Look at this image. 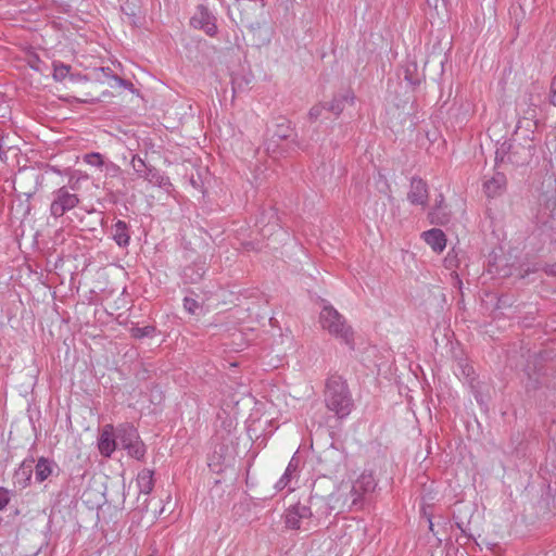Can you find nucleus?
<instances>
[{
    "instance_id": "obj_1",
    "label": "nucleus",
    "mask_w": 556,
    "mask_h": 556,
    "mask_svg": "<svg viewBox=\"0 0 556 556\" xmlns=\"http://www.w3.org/2000/svg\"><path fill=\"white\" fill-rule=\"evenodd\" d=\"M325 403L327 408L340 419L351 414L353 400L348 384L342 377L334 375L327 379Z\"/></svg>"
},
{
    "instance_id": "obj_2",
    "label": "nucleus",
    "mask_w": 556,
    "mask_h": 556,
    "mask_svg": "<svg viewBox=\"0 0 556 556\" xmlns=\"http://www.w3.org/2000/svg\"><path fill=\"white\" fill-rule=\"evenodd\" d=\"M319 323L321 328L328 331L336 339L352 344L353 330L342 316L332 305L326 304L319 314Z\"/></svg>"
},
{
    "instance_id": "obj_3",
    "label": "nucleus",
    "mask_w": 556,
    "mask_h": 556,
    "mask_svg": "<svg viewBox=\"0 0 556 556\" xmlns=\"http://www.w3.org/2000/svg\"><path fill=\"white\" fill-rule=\"evenodd\" d=\"M533 154L531 146H523L519 142L505 140L497 147L495 161L497 164L509 163L515 166L527 164Z\"/></svg>"
},
{
    "instance_id": "obj_4",
    "label": "nucleus",
    "mask_w": 556,
    "mask_h": 556,
    "mask_svg": "<svg viewBox=\"0 0 556 556\" xmlns=\"http://www.w3.org/2000/svg\"><path fill=\"white\" fill-rule=\"evenodd\" d=\"M116 439L127 454L136 459L146 455V445L141 441L137 429L130 424H123L116 428Z\"/></svg>"
},
{
    "instance_id": "obj_5",
    "label": "nucleus",
    "mask_w": 556,
    "mask_h": 556,
    "mask_svg": "<svg viewBox=\"0 0 556 556\" xmlns=\"http://www.w3.org/2000/svg\"><path fill=\"white\" fill-rule=\"evenodd\" d=\"M79 201L77 193L71 192L65 186L60 187L51 192L50 215L54 218H60L75 208L79 204Z\"/></svg>"
},
{
    "instance_id": "obj_6",
    "label": "nucleus",
    "mask_w": 556,
    "mask_h": 556,
    "mask_svg": "<svg viewBox=\"0 0 556 556\" xmlns=\"http://www.w3.org/2000/svg\"><path fill=\"white\" fill-rule=\"evenodd\" d=\"M376 481L370 472H363L352 484L350 490V507L362 504L364 496L376 489Z\"/></svg>"
},
{
    "instance_id": "obj_7",
    "label": "nucleus",
    "mask_w": 556,
    "mask_h": 556,
    "mask_svg": "<svg viewBox=\"0 0 556 556\" xmlns=\"http://www.w3.org/2000/svg\"><path fill=\"white\" fill-rule=\"evenodd\" d=\"M292 132L293 130L289 121L281 119L280 123H277L270 139H268L265 143L267 153L273 157H276L278 154H280L278 142L289 139L292 136Z\"/></svg>"
},
{
    "instance_id": "obj_8",
    "label": "nucleus",
    "mask_w": 556,
    "mask_h": 556,
    "mask_svg": "<svg viewBox=\"0 0 556 556\" xmlns=\"http://www.w3.org/2000/svg\"><path fill=\"white\" fill-rule=\"evenodd\" d=\"M313 516L311 507L298 503L290 506L285 514V522L289 529H301L303 522Z\"/></svg>"
},
{
    "instance_id": "obj_9",
    "label": "nucleus",
    "mask_w": 556,
    "mask_h": 556,
    "mask_svg": "<svg viewBox=\"0 0 556 556\" xmlns=\"http://www.w3.org/2000/svg\"><path fill=\"white\" fill-rule=\"evenodd\" d=\"M191 24L211 37L217 34L216 17L203 5L198 8L195 15L191 18Z\"/></svg>"
},
{
    "instance_id": "obj_10",
    "label": "nucleus",
    "mask_w": 556,
    "mask_h": 556,
    "mask_svg": "<svg viewBox=\"0 0 556 556\" xmlns=\"http://www.w3.org/2000/svg\"><path fill=\"white\" fill-rule=\"evenodd\" d=\"M116 429L112 425H105L102 428L98 440V448L102 456L111 457L117 446Z\"/></svg>"
},
{
    "instance_id": "obj_11",
    "label": "nucleus",
    "mask_w": 556,
    "mask_h": 556,
    "mask_svg": "<svg viewBox=\"0 0 556 556\" xmlns=\"http://www.w3.org/2000/svg\"><path fill=\"white\" fill-rule=\"evenodd\" d=\"M407 200L413 205L425 206L428 201V186L421 178L414 177L407 193Z\"/></svg>"
},
{
    "instance_id": "obj_12",
    "label": "nucleus",
    "mask_w": 556,
    "mask_h": 556,
    "mask_svg": "<svg viewBox=\"0 0 556 556\" xmlns=\"http://www.w3.org/2000/svg\"><path fill=\"white\" fill-rule=\"evenodd\" d=\"M425 242L431 247V249L441 253L446 247V237L445 233L439 228H432L430 230L424 231L421 235Z\"/></svg>"
},
{
    "instance_id": "obj_13",
    "label": "nucleus",
    "mask_w": 556,
    "mask_h": 556,
    "mask_svg": "<svg viewBox=\"0 0 556 556\" xmlns=\"http://www.w3.org/2000/svg\"><path fill=\"white\" fill-rule=\"evenodd\" d=\"M277 220L278 218L273 210L262 214L256 225H262L260 232L264 238H269L275 233V231L279 230Z\"/></svg>"
},
{
    "instance_id": "obj_14",
    "label": "nucleus",
    "mask_w": 556,
    "mask_h": 556,
    "mask_svg": "<svg viewBox=\"0 0 556 556\" xmlns=\"http://www.w3.org/2000/svg\"><path fill=\"white\" fill-rule=\"evenodd\" d=\"M299 465H300V459L294 455L290 459L283 475L280 477V479L275 484V489L277 491H281L285 488L289 486L291 481L298 477Z\"/></svg>"
},
{
    "instance_id": "obj_15",
    "label": "nucleus",
    "mask_w": 556,
    "mask_h": 556,
    "mask_svg": "<svg viewBox=\"0 0 556 556\" xmlns=\"http://www.w3.org/2000/svg\"><path fill=\"white\" fill-rule=\"evenodd\" d=\"M484 192L489 198H495L504 192L506 188V177L502 173H496L491 179L483 184Z\"/></svg>"
},
{
    "instance_id": "obj_16",
    "label": "nucleus",
    "mask_w": 556,
    "mask_h": 556,
    "mask_svg": "<svg viewBox=\"0 0 556 556\" xmlns=\"http://www.w3.org/2000/svg\"><path fill=\"white\" fill-rule=\"evenodd\" d=\"M354 93L351 90H346L343 93H339L333 97L331 102L328 104L327 110L334 113L336 115H340L346 104H354Z\"/></svg>"
},
{
    "instance_id": "obj_17",
    "label": "nucleus",
    "mask_w": 556,
    "mask_h": 556,
    "mask_svg": "<svg viewBox=\"0 0 556 556\" xmlns=\"http://www.w3.org/2000/svg\"><path fill=\"white\" fill-rule=\"evenodd\" d=\"M34 471V459H25L14 472V483L24 489L28 485Z\"/></svg>"
},
{
    "instance_id": "obj_18",
    "label": "nucleus",
    "mask_w": 556,
    "mask_h": 556,
    "mask_svg": "<svg viewBox=\"0 0 556 556\" xmlns=\"http://www.w3.org/2000/svg\"><path fill=\"white\" fill-rule=\"evenodd\" d=\"M112 237L116 244L126 248L130 241V232L127 223L117 220L111 228Z\"/></svg>"
},
{
    "instance_id": "obj_19",
    "label": "nucleus",
    "mask_w": 556,
    "mask_h": 556,
    "mask_svg": "<svg viewBox=\"0 0 556 556\" xmlns=\"http://www.w3.org/2000/svg\"><path fill=\"white\" fill-rule=\"evenodd\" d=\"M238 4V8L241 9V17L240 23L251 29L257 28L260 24L254 22L250 16V11L257 10V4L251 0H235Z\"/></svg>"
},
{
    "instance_id": "obj_20",
    "label": "nucleus",
    "mask_w": 556,
    "mask_h": 556,
    "mask_svg": "<svg viewBox=\"0 0 556 556\" xmlns=\"http://www.w3.org/2000/svg\"><path fill=\"white\" fill-rule=\"evenodd\" d=\"M56 468V464L53 460H50L46 457H40L34 468L35 471V480L38 483L47 480Z\"/></svg>"
},
{
    "instance_id": "obj_21",
    "label": "nucleus",
    "mask_w": 556,
    "mask_h": 556,
    "mask_svg": "<svg viewBox=\"0 0 556 556\" xmlns=\"http://www.w3.org/2000/svg\"><path fill=\"white\" fill-rule=\"evenodd\" d=\"M142 178L146 179L148 182L157 186L160 188H163L167 190L172 184L165 175H163L159 169H156L153 166H150L148 170L142 175Z\"/></svg>"
},
{
    "instance_id": "obj_22",
    "label": "nucleus",
    "mask_w": 556,
    "mask_h": 556,
    "mask_svg": "<svg viewBox=\"0 0 556 556\" xmlns=\"http://www.w3.org/2000/svg\"><path fill=\"white\" fill-rule=\"evenodd\" d=\"M444 202V198L442 194L438 197L435 200V207L429 212V220L434 225H445L448 222V215L442 212V204Z\"/></svg>"
},
{
    "instance_id": "obj_23",
    "label": "nucleus",
    "mask_w": 556,
    "mask_h": 556,
    "mask_svg": "<svg viewBox=\"0 0 556 556\" xmlns=\"http://www.w3.org/2000/svg\"><path fill=\"white\" fill-rule=\"evenodd\" d=\"M137 485L140 493L150 494L154 486L153 471L150 469L141 470L137 476Z\"/></svg>"
},
{
    "instance_id": "obj_24",
    "label": "nucleus",
    "mask_w": 556,
    "mask_h": 556,
    "mask_svg": "<svg viewBox=\"0 0 556 556\" xmlns=\"http://www.w3.org/2000/svg\"><path fill=\"white\" fill-rule=\"evenodd\" d=\"M404 79L413 87L421 83L416 62H408L404 67Z\"/></svg>"
},
{
    "instance_id": "obj_25",
    "label": "nucleus",
    "mask_w": 556,
    "mask_h": 556,
    "mask_svg": "<svg viewBox=\"0 0 556 556\" xmlns=\"http://www.w3.org/2000/svg\"><path fill=\"white\" fill-rule=\"evenodd\" d=\"M70 70V65L60 62L53 63V78L56 81H63L67 77Z\"/></svg>"
},
{
    "instance_id": "obj_26",
    "label": "nucleus",
    "mask_w": 556,
    "mask_h": 556,
    "mask_svg": "<svg viewBox=\"0 0 556 556\" xmlns=\"http://www.w3.org/2000/svg\"><path fill=\"white\" fill-rule=\"evenodd\" d=\"M131 166L134 168V170L136 172V174L140 177H142V175L148 170V168L150 166H148L144 162V160H142L140 156L138 155H134L132 156V160H131Z\"/></svg>"
},
{
    "instance_id": "obj_27",
    "label": "nucleus",
    "mask_w": 556,
    "mask_h": 556,
    "mask_svg": "<svg viewBox=\"0 0 556 556\" xmlns=\"http://www.w3.org/2000/svg\"><path fill=\"white\" fill-rule=\"evenodd\" d=\"M204 271H205V269L203 266H201L197 271H194L192 267H187L184 270V275L191 282H197L198 280H200L203 277Z\"/></svg>"
},
{
    "instance_id": "obj_28",
    "label": "nucleus",
    "mask_w": 556,
    "mask_h": 556,
    "mask_svg": "<svg viewBox=\"0 0 556 556\" xmlns=\"http://www.w3.org/2000/svg\"><path fill=\"white\" fill-rule=\"evenodd\" d=\"M84 161L91 165V166H96V167H102L103 166V157L100 153H97V152H92V153H88L84 156Z\"/></svg>"
},
{
    "instance_id": "obj_29",
    "label": "nucleus",
    "mask_w": 556,
    "mask_h": 556,
    "mask_svg": "<svg viewBox=\"0 0 556 556\" xmlns=\"http://www.w3.org/2000/svg\"><path fill=\"white\" fill-rule=\"evenodd\" d=\"M153 332H154V328L151 326L136 327V328H132V330H131V334L136 339H142L144 337H149Z\"/></svg>"
},
{
    "instance_id": "obj_30",
    "label": "nucleus",
    "mask_w": 556,
    "mask_h": 556,
    "mask_svg": "<svg viewBox=\"0 0 556 556\" xmlns=\"http://www.w3.org/2000/svg\"><path fill=\"white\" fill-rule=\"evenodd\" d=\"M325 109H327V106H325L323 104H316V105L312 106L311 110L308 111L309 121H312V122L317 121L320 117V115Z\"/></svg>"
},
{
    "instance_id": "obj_31",
    "label": "nucleus",
    "mask_w": 556,
    "mask_h": 556,
    "mask_svg": "<svg viewBox=\"0 0 556 556\" xmlns=\"http://www.w3.org/2000/svg\"><path fill=\"white\" fill-rule=\"evenodd\" d=\"M184 307L190 314H195L199 309V303L194 299L186 296L184 299Z\"/></svg>"
},
{
    "instance_id": "obj_32",
    "label": "nucleus",
    "mask_w": 556,
    "mask_h": 556,
    "mask_svg": "<svg viewBox=\"0 0 556 556\" xmlns=\"http://www.w3.org/2000/svg\"><path fill=\"white\" fill-rule=\"evenodd\" d=\"M10 502V492L5 488H0V510H2Z\"/></svg>"
},
{
    "instance_id": "obj_33",
    "label": "nucleus",
    "mask_w": 556,
    "mask_h": 556,
    "mask_svg": "<svg viewBox=\"0 0 556 556\" xmlns=\"http://www.w3.org/2000/svg\"><path fill=\"white\" fill-rule=\"evenodd\" d=\"M551 103L556 106V74L551 85Z\"/></svg>"
},
{
    "instance_id": "obj_34",
    "label": "nucleus",
    "mask_w": 556,
    "mask_h": 556,
    "mask_svg": "<svg viewBox=\"0 0 556 556\" xmlns=\"http://www.w3.org/2000/svg\"><path fill=\"white\" fill-rule=\"evenodd\" d=\"M546 273H548L549 275H553V276H556V265L554 266H551Z\"/></svg>"
},
{
    "instance_id": "obj_35",
    "label": "nucleus",
    "mask_w": 556,
    "mask_h": 556,
    "mask_svg": "<svg viewBox=\"0 0 556 556\" xmlns=\"http://www.w3.org/2000/svg\"><path fill=\"white\" fill-rule=\"evenodd\" d=\"M333 500L338 501L337 495L331 494V495L329 496V501H330V502H332Z\"/></svg>"
},
{
    "instance_id": "obj_36",
    "label": "nucleus",
    "mask_w": 556,
    "mask_h": 556,
    "mask_svg": "<svg viewBox=\"0 0 556 556\" xmlns=\"http://www.w3.org/2000/svg\"><path fill=\"white\" fill-rule=\"evenodd\" d=\"M429 529H430L431 531H433V523H432V521H431V520H429Z\"/></svg>"
}]
</instances>
